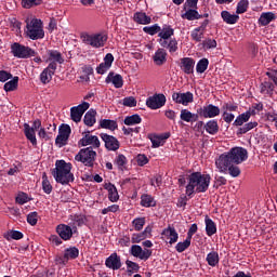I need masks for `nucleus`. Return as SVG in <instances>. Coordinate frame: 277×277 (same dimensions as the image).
<instances>
[{
  "label": "nucleus",
  "instance_id": "obj_21",
  "mask_svg": "<svg viewBox=\"0 0 277 277\" xmlns=\"http://www.w3.org/2000/svg\"><path fill=\"white\" fill-rule=\"evenodd\" d=\"M24 134L32 146H38V141L36 140V130L30 128L29 123H24Z\"/></svg>",
  "mask_w": 277,
  "mask_h": 277
},
{
  "label": "nucleus",
  "instance_id": "obj_7",
  "mask_svg": "<svg viewBox=\"0 0 277 277\" xmlns=\"http://www.w3.org/2000/svg\"><path fill=\"white\" fill-rule=\"evenodd\" d=\"M82 41L84 44H90V47H94L98 49L101 47H105V42H107L106 35L97 34V35H84L82 36Z\"/></svg>",
  "mask_w": 277,
  "mask_h": 277
},
{
  "label": "nucleus",
  "instance_id": "obj_29",
  "mask_svg": "<svg viewBox=\"0 0 277 277\" xmlns=\"http://www.w3.org/2000/svg\"><path fill=\"white\" fill-rule=\"evenodd\" d=\"M206 232L208 237H213V235L217 233V227L215 226V222L209 219V216H206Z\"/></svg>",
  "mask_w": 277,
  "mask_h": 277
},
{
  "label": "nucleus",
  "instance_id": "obj_1",
  "mask_svg": "<svg viewBox=\"0 0 277 277\" xmlns=\"http://www.w3.org/2000/svg\"><path fill=\"white\" fill-rule=\"evenodd\" d=\"M248 159V149L243 147H233L228 153L222 154L215 160V167L219 172L226 173L228 172V166L234 163L239 166V163H243Z\"/></svg>",
  "mask_w": 277,
  "mask_h": 277
},
{
  "label": "nucleus",
  "instance_id": "obj_15",
  "mask_svg": "<svg viewBox=\"0 0 277 277\" xmlns=\"http://www.w3.org/2000/svg\"><path fill=\"white\" fill-rule=\"evenodd\" d=\"M80 146H91L90 148H101V141H98V136L85 134L80 141Z\"/></svg>",
  "mask_w": 277,
  "mask_h": 277
},
{
  "label": "nucleus",
  "instance_id": "obj_14",
  "mask_svg": "<svg viewBox=\"0 0 277 277\" xmlns=\"http://www.w3.org/2000/svg\"><path fill=\"white\" fill-rule=\"evenodd\" d=\"M101 137L103 140V142L105 143V148H107V150H118V148H120V142L118 141V138H116V136H111L109 134H105L102 133Z\"/></svg>",
  "mask_w": 277,
  "mask_h": 277
},
{
  "label": "nucleus",
  "instance_id": "obj_37",
  "mask_svg": "<svg viewBox=\"0 0 277 277\" xmlns=\"http://www.w3.org/2000/svg\"><path fill=\"white\" fill-rule=\"evenodd\" d=\"M123 122L127 127H133V124H140L142 122V117H140V115L128 116L124 118Z\"/></svg>",
  "mask_w": 277,
  "mask_h": 277
},
{
  "label": "nucleus",
  "instance_id": "obj_28",
  "mask_svg": "<svg viewBox=\"0 0 277 277\" xmlns=\"http://www.w3.org/2000/svg\"><path fill=\"white\" fill-rule=\"evenodd\" d=\"M221 16L227 25H235L237 21H239V15L237 14H230L228 11H222Z\"/></svg>",
  "mask_w": 277,
  "mask_h": 277
},
{
  "label": "nucleus",
  "instance_id": "obj_60",
  "mask_svg": "<svg viewBox=\"0 0 277 277\" xmlns=\"http://www.w3.org/2000/svg\"><path fill=\"white\" fill-rule=\"evenodd\" d=\"M132 243H140V241H144V239H147V236L144 234V232L140 234H133L132 235Z\"/></svg>",
  "mask_w": 277,
  "mask_h": 277
},
{
  "label": "nucleus",
  "instance_id": "obj_34",
  "mask_svg": "<svg viewBox=\"0 0 277 277\" xmlns=\"http://www.w3.org/2000/svg\"><path fill=\"white\" fill-rule=\"evenodd\" d=\"M159 40H171L172 36H174V29L170 26L163 27L161 31L158 34Z\"/></svg>",
  "mask_w": 277,
  "mask_h": 277
},
{
  "label": "nucleus",
  "instance_id": "obj_16",
  "mask_svg": "<svg viewBox=\"0 0 277 277\" xmlns=\"http://www.w3.org/2000/svg\"><path fill=\"white\" fill-rule=\"evenodd\" d=\"M105 265L106 267H108V269H120V267H122V261L120 260V255H118V253H113L110 254L106 261H105Z\"/></svg>",
  "mask_w": 277,
  "mask_h": 277
},
{
  "label": "nucleus",
  "instance_id": "obj_46",
  "mask_svg": "<svg viewBox=\"0 0 277 277\" xmlns=\"http://www.w3.org/2000/svg\"><path fill=\"white\" fill-rule=\"evenodd\" d=\"M189 246H192V239L190 238H186L185 241L179 242L175 246V250L177 252H185V250H187V248H189Z\"/></svg>",
  "mask_w": 277,
  "mask_h": 277
},
{
  "label": "nucleus",
  "instance_id": "obj_12",
  "mask_svg": "<svg viewBox=\"0 0 277 277\" xmlns=\"http://www.w3.org/2000/svg\"><path fill=\"white\" fill-rule=\"evenodd\" d=\"M197 114L202 118H215V116H220V107L209 104L208 106L199 108Z\"/></svg>",
  "mask_w": 277,
  "mask_h": 277
},
{
  "label": "nucleus",
  "instance_id": "obj_27",
  "mask_svg": "<svg viewBox=\"0 0 277 277\" xmlns=\"http://www.w3.org/2000/svg\"><path fill=\"white\" fill-rule=\"evenodd\" d=\"M83 122L87 127H94L96 124V110L90 109L85 113Z\"/></svg>",
  "mask_w": 277,
  "mask_h": 277
},
{
  "label": "nucleus",
  "instance_id": "obj_55",
  "mask_svg": "<svg viewBox=\"0 0 277 277\" xmlns=\"http://www.w3.org/2000/svg\"><path fill=\"white\" fill-rule=\"evenodd\" d=\"M135 230H142L144 228V225L146 224V219L144 217H138V219H135L133 222H132Z\"/></svg>",
  "mask_w": 277,
  "mask_h": 277
},
{
  "label": "nucleus",
  "instance_id": "obj_33",
  "mask_svg": "<svg viewBox=\"0 0 277 277\" xmlns=\"http://www.w3.org/2000/svg\"><path fill=\"white\" fill-rule=\"evenodd\" d=\"M205 129L210 135H215V133L220 131V127L217 126V121L215 120L208 121L205 126Z\"/></svg>",
  "mask_w": 277,
  "mask_h": 277
},
{
  "label": "nucleus",
  "instance_id": "obj_40",
  "mask_svg": "<svg viewBox=\"0 0 277 277\" xmlns=\"http://www.w3.org/2000/svg\"><path fill=\"white\" fill-rule=\"evenodd\" d=\"M65 259H67V261H70V259H77L79 256V249H77V247H71L65 250Z\"/></svg>",
  "mask_w": 277,
  "mask_h": 277
},
{
  "label": "nucleus",
  "instance_id": "obj_24",
  "mask_svg": "<svg viewBox=\"0 0 277 277\" xmlns=\"http://www.w3.org/2000/svg\"><path fill=\"white\" fill-rule=\"evenodd\" d=\"M162 235L164 237H167V239L169 240V243H176V241H179V233H176V229H174V227H168L166 229H163Z\"/></svg>",
  "mask_w": 277,
  "mask_h": 277
},
{
  "label": "nucleus",
  "instance_id": "obj_61",
  "mask_svg": "<svg viewBox=\"0 0 277 277\" xmlns=\"http://www.w3.org/2000/svg\"><path fill=\"white\" fill-rule=\"evenodd\" d=\"M269 90H274V84L269 81H264L261 83V92L265 94V92H269Z\"/></svg>",
  "mask_w": 277,
  "mask_h": 277
},
{
  "label": "nucleus",
  "instance_id": "obj_63",
  "mask_svg": "<svg viewBox=\"0 0 277 277\" xmlns=\"http://www.w3.org/2000/svg\"><path fill=\"white\" fill-rule=\"evenodd\" d=\"M136 162H137V166H146V163H148V157H146V155H142L140 154L137 157H136Z\"/></svg>",
  "mask_w": 277,
  "mask_h": 277
},
{
  "label": "nucleus",
  "instance_id": "obj_39",
  "mask_svg": "<svg viewBox=\"0 0 277 277\" xmlns=\"http://www.w3.org/2000/svg\"><path fill=\"white\" fill-rule=\"evenodd\" d=\"M18 88V76H15L11 81L4 83L5 92H14Z\"/></svg>",
  "mask_w": 277,
  "mask_h": 277
},
{
  "label": "nucleus",
  "instance_id": "obj_38",
  "mask_svg": "<svg viewBox=\"0 0 277 277\" xmlns=\"http://www.w3.org/2000/svg\"><path fill=\"white\" fill-rule=\"evenodd\" d=\"M207 262L208 265H210L211 267H215V265H217V263H220V254H217V252L212 251L207 255Z\"/></svg>",
  "mask_w": 277,
  "mask_h": 277
},
{
  "label": "nucleus",
  "instance_id": "obj_30",
  "mask_svg": "<svg viewBox=\"0 0 277 277\" xmlns=\"http://www.w3.org/2000/svg\"><path fill=\"white\" fill-rule=\"evenodd\" d=\"M272 21H276V14H274L273 12L262 13V15L259 18L260 25L263 26L269 25Z\"/></svg>",
  "mask_w": 277,
  "mask_h": 277
},
{
  "label": "nucleus",
  "instance_id": "obj_11",
  "mask_svg": "<svg viewBox=\"0 0 277 277\" xmlns=\"http://www.w3.org/2000/svg\"><path fill=\"white\" fill-rule=\"evenodd\" d=\"M172 98L174 103H177L179 105L187 106L189 103H194V93L189 91L186 93L174 92L172 94Z\"/></svg>",
  "mask_w": 277,
  "mask_h": 277
},
{
  "label": "nucleus",
  "instance_id": "obj_10",
  "mask_svg": "<svg viewBox=\"0 0 277 277\" xmlns=\"http://www.w3.org/2000/svg\"><path fill=\"white\" fill-rule=\"evenodd\" d=\"M146 105L149 109H161V107L166 105V95L155 94L154 96H149L146 101Z\"/></svg>",
  "mask_w": 277,
  "mask_h": 277
},
{
  "label": "nucleus",
  "instance_id": "obj_6",
  "mask_svg": "<svg viewBox=\"0 0 277 277\" xmlns=\"http://www.w3.org/2000/svg\"><path fill=\"white\" fill-rule=\"evenodd\" d=\"M11 51L14 57H19V60H27V57H34L36 55V51H34L31 48L16 42L12 44Z\"/></svg>",
  "mask_w": 277,
  "mask_h": 277
},
{
  "label": "nucleus",
  "instance_id": "obj_20",
  "mask_svg": "<svg viewBox=\"0 0 277 277\" xmlns=\"http://www.w3.org/2000/svg\"><path fill=\"white\" fill-rule=\"evenodd\" d=\"M159 44L163 49H168L170 53H176L179 51V41L176 39L159 40Z\"/></svg>",
  "mask_w": 277,
  "mask_h": 277
},
{
  "label": "nucleus",
  "instance_id": "obj_44",
  "mask_svg": "<svg viewBox=\"0 0 277 277\" xmlns=\"http://www.w3.org/2000/svg\"><path fill=\"white\" fill-rule=\"evenodd\" d=\"M141 205L142 207H155V199L150 195H142Z\"/></svg>",
  "mask_w": 277,
  "mask_h": 277
},
{
  "label": "nucleus",
  "instance_id": "obj_64",
  "mask_svg": "<svg viewBox=\"0 0 277 277\" xmlns=\"http://www.w3.org/2000/svg\"><path fill=\"white\" fill-rule=\"evenodd\" d=\"M9 79H12V74L5 71V70H0V81L2 83H5Z\"/></svg>",
  "mask_w": 277,
  "mask_h": 277
},
{
  "label": "nucleus",
  "instance_id": "obj_52",
  "mask_svg": "<svg viewBox=\"0 0 277 277\" xmlns=\"http://www.w3.org/2000/svg\"><path fill=\"white\" fill-rule=\"evenodd\" d=\"M227 170H228L230 176H233L234 179H237V176H239V174H241V169H239V167H237L235 163L228 164Z\"/></svg>",
  "mask_w": 277,
  "mask_h": 277
},
{
  "label": "nucleus",
  "instance_id": "obj_53",
  "mask_svg": "<svg viewBox=\"0 0 277 277\" xmlns=\"http://www.w3.org/2000/svg\"><path fill=\"white\" fill-rule=\"evenodd\" d=\"M143 31H145V34H149V36H155V34H159V31H161V27H159V25L155 24L153 26L144 27Z\"/></svg>",
  "mask_w": 277,
  "mask_h": 277
},
{
  "label": "nucleus",
  "instance_id": "obj_9",
  "mask_svg": "<svg viewBox=\"0 0 277 277\" xmlns=\"http://www.w3.org/2000/svg\"><path fill=\"white\" fill-rule=\"evenodd\" d=\"M132 256L141 259V261H148L153 256V251L150 249H142L140 245H133L130 249Z\"/></svg>",
  "mask_w": 277,
  "mask_h": 277
},
{
  "label": "nucleus",
  "instance_id": "obj_32",
  "mask_svg": "<svg viewBox=\"0 0 277 277\" xmlns=\"http://www.w3.org/2000/svg\"><path fill=\"white\" fill-rule=\"evenodd\" d=\"M101 129H108L109 131H116L118 129V122L110 119H102L100 120Z\"/></svg>",
  "mask_w": 277,
  "mask_h": 277
},
{
  "label": "nucleus",
  "instance_id": "obj_4",
  "mask_svg": "<svg viewBox=\"0 0 277 277\" xmlns=\"http://www.w3.org/2000/svg\"><path fill=\"white\" fill-rule=\"evenodd\" d=\"M76 161H80L87 168H93L94 161L96 160V151L92 147H87L80 149V151L75 156Z\"/></svg>",
  "mask_w": 277,
  "mask_h": 277
},
{
  "label": "nucleus",
  "instance_id": "obj_54",
  "mask_svg": "<svg viewBox=\"0 0 277 277\" xmlns=\"http://www.w3.org/2000/svg\"><path fill=\"white\" fill-rule=\"evenodd\" d=\"M245 12H248V0H240L236 9V14H245Z\"/></svg>",
  "mask_w": 277,
  "mask_h": 277
},
{
  "label": "nucleus",
  "instance_id": "obj_8",
  "mask_svg": "<svg viewBox=\"0 0 277 277\" xmlns=\"http://www.w3.org/2000/svg\"><path fill=\"white\" fill-rule=\"evenodd\" d=\"M90 109V103L83 102L78 106H74L70 108V118L74 122H81V118H83V114Z\"/></svg>",
  "mask_w": 277,
  "mask_h": 277
},
{
  "label": "nucleus",
  "instance_id": "obj_31",
  "mask_svg": "<svg viewBox=\"0 0 277 277\" xmlns=\"http://www.w3.org/2000/svg\"><path fill=\"white\" fill-rule=\"evenodd\" d=\"M252 116V113L250 110L239 115L235 121H234V127H242L245 122H248Z\"/></svg>",
  "mask_w": 277,
  "mask_h": 277
},
{
  "label": "nucleus",
  "instance_id": "obj_48",
  "mask_svg": "<svg viewBox=\"0 0 277 277\" xmlns=\"http://www.w3.org/2000/svg\"><path fill=\"white\" fill-rule=\"evenodd\" d=\"M115 163L119 170L123 171L124 166H127V157L122 154L118 155L117 158L115 159Z\"/></svg>",
  "mask_w": 277,
  "mask_h": 277
},
{
  "label": "nucleus",
  "instance_id": "obj_49",
  "mask_svg": "<svg viewBox=\"0 0 277 277\" xmlns=\"http://www.w3.org/2000/svg\"><path fill=\"white\" fill-rule=\"evenodd\" d=\"M207 68H209V60L201 58L197 63V67H196L197 72L202 74V72H205V70H207Z\"/></svg>",
  "mask_w": 277,
  "mask_h": 277
},
{
  "label": "nucleus",
  "instance_id": "obj_59",
  "mask_svg": "<svg viewBox=\"0 0 277 277\" xmlns=\"http://www.w3.org/2000/svg\"><path fill=\"white\" fill-rule=\"evenodd\" d=\"M27 222L30 226H36L38 224V212H31L27 215Z\"/></svg>",
  "mask_w": 277,
  "mask_h": 277
},
{
  "label": "nucleus",
  "instance_id": "obj_3",
  "mask_svg": "<svg viewBox=\"0 0 277 277\" xmlns=\"http://www.w3.org/2000/svg\"><path fill=\"white\" fill-rule=\"evenodd\" d=\"M72 170V164L66 162L65 160H56L55 169L52 171V176H54L56 183L61 185H68L75 181V174L70 172Z\"/></svg>",
  "mask_w": 277,
  "mask_h": 277
},
{
  "label": "nucleus",
  "instance_id": "obj_51",
  "mask_svg": "<svg viewBox=\"0 0 277 277\" xmlns=\"http://www.w3.org/2000/svg\"><path fill=\"white\" fill-rule=\"evenodd\" d=\"M71 129L70 126L63 123L60 129H58V134L62 135L63 137H70Z\"/></svg>",
  "mask_w": 277,
  "mask_h": 277
},
{
  "label": "nucleus",
  "instance_id": "obj_42",
  "mask_svg": "<svg viewBox=\"0 0 277 277\" xmlns=\"http://www.w3.org/2000/svg\"><path fill=\"white\" fill-rule=\"evenodd\" d=\"M53 71H49V69H43V71L40 75V81L41 83H51V80L53 79Z\"/></svg>",
  "mask_w": 277,
  "mask_h": 277
},
{
  "label": "nucleus",
  "instance_id": "obj_43",
  "mask_svg": "<svg viewBox=\"0 0 277 277\" xmlns=\"http://www.w3.org/2000/svg\"><path fill=\"white\" fill-rule=\"evenodd\" d=\"M255 127H259V122L256 121L246 123L243 127L238 129V134L243 135L248 133V131H252V129H255Z\"/></svg>",
  "mask_w": 277,
  "mask_h": 277
},
{
  "label": "nucleus",
  "instance_id": "obj_13",
  "mask_svg": "<svg viewBox=\"0 0 277 277\" xmlns=\"http://www.w3.org/2000/svg\"><path fill=\"white\" fill-rule=\"evenodd\" d=\"M56 233L64 241H68L72 238V233H77V227H75L72 232V227L66 224H60L56 227Z\"/></svg>",
  "mask_w": 277,
  "mask_h": 277
},
{
  "label": "nucleus",
  "instance_id": "obj_22",
  "mask_svg": "<svg viewBox=\"0 0 277 277\" xmlns=\"http://www.w3.org/2000/svg\"><path fill=\"white\" fill-rule=\"evenodd\" d=\"M168 53L163 49H158L153 57L156 66H163L166 64Z\"/></svg>",
  "mask_w": 277,
  "mask_h": 277
},
{
  "label": "nucleus",
  "instance_id": "obj_25",
  "mask_svg": "<svg viewBox=\"0 0 277 277\" xmlns=\"http://www.w3.org/2000/svg\"><path fill=\"white\" fill-rule=\"evenodd\" d=\"M105 189L108 192V198L110 202H118L120 196L118 195V189L111 183L105 184Z\"/></svg>",
  "mask_w": 277,
  "mask_h": 277
},
{
  "label": "nucleus",
  "instance_id": "obj_47",
  "mask_svg": "<svg viewBox=\"0 0 277 277\" xmlns=\"http://www.w3.org/2000/svg\"><path fill=\"white\" fill-rule=\"evenodd\" d=\"M148 138L150 140V142L153 144V148H159V146H161L163 144V141L161 140L160 135L149 134Z\"/></svg>",
  "mask_w": 277,
  "mask_h": 277
},
{
  "label": "nucleus",
  "instance_id": "obj_41",
  "mask_svg": "<svg viewBox=\"0 0 277 277\" xmlns=\"http://www.w3.org/2000/svg\"><path fill=\"white\" fill-rule=\"evenodd\" d=\"M42 189L45 194H51V192H53V186L51 185V182H49V177L45 172L42 174Z\"/></svg>",
  "mask_w": 277,
  "mask_h": 277
},
{
  "label": "nucleus",
  "instance_id": "obj_62",
  "mask_svg": "<svg viewBox=\"0 0 277 277\" xmlns=\"http://www.w3.org/2000/svg\"><path fill=\"white\" fill-rule=\"evenodd\" d=\"M68 142V138L66 136H62V134H58L55 140V144L62 148V146H66V143Z\"/></svg>",
  "mask_w": 277,
  "mask_h": 277
},
{
  "label": "nucleus",
  "instance_id": "obj_5",
  "mask_svg": "<svg viewBox=\"0 0 277 277\" xmlns=\"http://www.w3.org/2000/svg\"><path fill=\"white\" fill-rule=\"evenodd\" d=\"M27 36L30 40H40L44 38V30H42V22L40 19H32L27 24Z\"/></svg>",
  "mask_w": 277,
  "mask_h": 277
},
{
  "label": "nucleus",
  "instance_id": "obj_50",
  "mask_svg": "<svg viewBox=\"0 0 277 277\" xmlns=\"http://www.w3.org/2000/svg\"><path fill=\"white\" fill-rule=\"evenodd\" d=\"M42 3V0H22V6L26 10H29L30 8H36V5H40Z\"/></svg>",
  "mask_w": 277,
  "mask_h": 277
},
{
  "label": "nucleus",
  "instance_id": "obj_58",
  "mask_svg": "<svg viewBox=\"0 0 277 277\" xmlns=\"http://www.w3.org/2000/svg\"><path fill=\"white\" fill-rule=\"evenodd\" d=\"M123 105L124 107H136L137 106V100L133 96H129L123 98Z\"/></svg>",
  "mask_w": 277,
  "mask_h": 277
},
{
  "label": "nucleus",
  "instance_id": "obj_36",
  "mask_svg": "<svg viewBox=\"0 0 277 277\" xmlns=\"http://www.w3.org/2000/svg\"><path fill=\"white\" fill-rule=\"evenodd\" d=\"M48 54H49V62H56L57 64H64V58L62 57V53L55 50H50Z\"/></svg>",
  "mask_w": 277,
  "mask_h": 277
},
{
  "label": "nucleus",
  "instance_id": "obj_26",
  "mask_svg": "<svg viewBox=\"0 0 277 277\" xmlns=\"http://www.w3.org/2000/svg\"><path fill=\"white\" fill-rule=\"evenodd\" d=\"M186 12L182 14V18H186V21H198V18H202V15L196 11V8L184 9Z\"/></svg>",
  "mask_w": 277,
  "mask_h": 277
},
{
  "label": "nucleus",
  "instance_id": "obj_19",
  "mask_svg": "<svg viewBox=\"0 0 277 277\" xmlns=\"http://www.w3.org/2000/svg\"><path fill=\"white\" fill-rule=\"evenodd\" d=\"M106 83H113L115 88H122L124 85V80L120 74H114L110 71L106 78Z\"/></svg>",
  "mask_w": 277,
  "mask_h": 277
},
{
  "label": "nucleus",
  "instance_id": "obj_56",
  "mask_svg": "<svg viewBox=\"0 0 277 277\" xmlns=\"http://www.w3.org/2000/svg\"><path fill=\"white\" fill-rule=\"evenodd\" d=\"M205 36V32L201 31L198 28H195L192 32V38L193 40H195V42H201L202 41V37Z\"/></svg>",
  "mask_w": 277,
  "mask_h": 277
},
{
  "label": "nucleus",
  "instance_id": "obj_35",
  "mask_svg": "<svg viewBox=\"0 0 277 277\" xmlns=\"http://www.w3.org/2000/svg\"><path fill=\"white\" fill-rule=\"evenodd\" d=\"M134 21L140 25H148L150 24V16L146 15V13H135Z\"/></svg>",
  "mask_w": 277,
  "mask_h": 277
},
{
  "label": "nucleus",
  "instance_id": "obj_57",
  "mask_svg": "<svg viewBox=\"0 0 277 277\" xmlns=\"http://www.w3.org/2000/svg\"><path fill=\"white\" fill-rule=\"evenodd\" d=\"M203 49H215L217 47V41L215 39H206L202 41Z\"/></svg>",
  "mask_w": 277,
  "mask_h": 277
},
{
  "label": "nucleus",
  "instance_id": "obj_45",
  "mask_svg": "<svg viewBox=\"0 0 277 277\" xmlns=\"http://www.w3.org/2000/svg\"><path fill=\"white\" fill-rule=\"evenodd\" d=\"M4 238H6L8 241H10V239H15L16 241H18V239H23V233L18 230H10L4 234Z\"/></svg>",
  "mask_w": 277,
  "mask_h": 277
},
{
  "label": "nucleus",
  "instance_id": "obj_2",
  "mask_svg": "<svg viewBox=\"0 0 277 277\" xmlns=\"http://www.w3.org/2000/svg\"><path fill=\"white\" fill-rule=\"evenodd\" d=\"M211 184V175L194 172L189 175V182L186 186V195L192 196L194 190L197 194H202L209 189Z\"/></svg>",
  "mask_w": 277,
  "mask_h": 277
},
{
  "label": "nucleus",
  "instance_id": "obj_23",
  "mask_svg": "<svg viewBox=\"0 0 277 277\" xmlns=\"http://www.w3.org/2000/svg\"><path fill=\"white\" fill-rule=\"evenodd\" d=\"M199 114H194L192 111H189L188 109H182L181 114H180V118L181 120H183V122H197L199 116Z\"/></svg>",
  "mask_w": 277,
  "mask_h": 277
},
{
  "label": "nucleus",
  "instance_id": "obj_18",
  "mask_svg": "<svg viewBox=\"0 0 277 277\" xmlns=\"http://www.w3.org/2000/svg\"><path fill=\"white\" fill-rule=\"evenodd\" d=\"M194 66H196V61L192 57H184L181 58V69L185 75H193L194 74Z\"/></svg>",
  "mask_w": 277,
  "mask_h": 277
},
{
  "label": "nucleus",
  "instance_id": "obj_17",
  "mask_svg": "<svg viewBox=\"0 0 277 277\" xmlns=\"http://www.w3.org/2000/svg\"><path fill=\"white\" fill-rule=\"evenodd\" d=\"M111 64H114V54L108 53L104 57V63H101L100 66L96 67L97 75H105L109 68H111Z\"/></svg>",
  "mask_w": 277,
  "mask_h": 277
}]
</instances>
